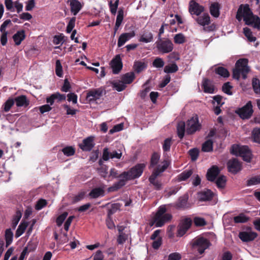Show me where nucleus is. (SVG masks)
<instances>
[{
    "instance_id": "nucleus-25",
    "label": "nucleus",
    "mask_w": 260,
    "mask_h": 260,
    "mask_svg": "<svg viewBox=\"0 0 260 260\" xmlns=\"http://www.w3.org/2000/svg\"><path fill=\"white\" fill-rule=\"evenodd\" d=\"M25 38V34L24 30L17 31L13 36V39L16 45H20L22 41Z\"/></svg>"
},
{
    "instance_id": "nucleus-49",
    "label": "nucleus",
    "mask_w": 260,
    "mask_h": 260,
    "mask_svg": "<svg viewBox=\"0 0 260 260\" xmlns=\"http://www.w3.org/2000/svg\"><path fill=\"white\" fill-rule=\"evenodd\" d=\"M188 154L190 156L191 160L195 161L198 158L199 150L198 148H194L189 150Z\"/></svg>"
},
{
    "instance_id": "nucleus-60",
    "label": "nucleus",
    "mask_w": 260,
    "mask_h": 260,
    "mask_svg": "<svg viewBox=\"0 0 260 260\" xmlns=\"http://www.w3.org/2000/svg\"><path fill=\"white\" fill-rule=\"evenodd\" d=\"M55 73L57 76L61 77L62 75V66L59 60H57L55 63Z\"/></svg>"
},
{
    "instance_id": "nucleus-1",
    "label": "nucleus",
    "mask_w": 260,
    "mask_h": 260,
    "mask_svg": "<svg viewBox=\"0 0 260 260\" xmlns=\"http://www.w3.org/2000/svg\"><path fill=\"white\" fill-rule=\"evenodd\" d=\"M145 167V164H138L129 171L122 172L121 176L125 177V179H119L118 181L114 183L112 186L108 188V192L116 191L124 186L127 181L139 178L141 176Z\"/></svg>"
},
{
    "instance_id": "nucleus-4",
    "label": "nucleus",
    "mask_w": 260,
    "mask_h": 260,
    "mask_svg": "<svg viewBox=\"0 0 260 260\" xmlns=\"http://www.w3.org/2000/svg\"><path fill=\"white\" fill-rule=\"evenodd\" d=\"M167 208L166 205L159 206L153 217L157 221L156 227H161L166 222L170 221L172 218V215L170 213H166Z\"/></svg>"
},
{
    "instance_id": "nucleus-64",
    "label": "nucleus",
    "mask_w": 260,
    "mask_h": 260,
    "mask_svg": "<svg viewBox=\"0 0 260 260\" xmlns=\"http://www.w3.org/2000/svg\"><path fill=\"white\" fill-rule=\"evenodd\" d=\"M148 82H145V83L143 85V87H144V89L141 91L140 93V96L141 99H144L146 97L147 93L149 92L150 90V87L149 86H147V83Z\"/></svg>"
},
{
    "instance_id": "nucleus-19",
    "label": "nucleus",
    "mask_w": 260,
    "mask_h": 260,
    "mask_svg": "<svg viewBox=\"0 0 260 260\" xmlns=\"http://www.w3.org/2000/svg\"><path fill=\"white\" fill-rule=\"evenodd\" d=\"M242 157L244 161L250 162L252 158V154L251 150L248 146H242V149L239 155Z\"/></svg>"
},
{
    "instance_id": "nucleus-28",
    "label": "nucleus",
    "mask_w": 260,
    "mask_h": 260,
    "mask_svg": "<svg viewBox=\"0 0 260 260\" xmlns=\"http://www.w3.org/2000/svg\"><path fill=\"white\" fill-rule=\"evenodd\" d=\"M213 192L210 189H207L199 193V197L201 201H209L213 198Z\"/></svg>"
},
{
    "instance_id": "nucleus-15",
    "label": "nucleus",
    "mask_w": 260,
    "mask_h": 260,
    "mask_svg": "<svg viewBox=\"0 0 260 260\" xmlns=\"http://www.w3.org/2000/svg\"><path fill=\"white\" fill-rule=\"evenodd\" d=\"M94 137L89 136L84 139L82 143L79 144V148L84 151H90L94 147Z\"/></svg>"
},
{
    "instance_id": "nucleus-32",
    "label": "nucleus",
    "mask_w": 260,
    "mask_h": 260,
    "mask_svg": "<svg viewBox=\"0 0 260 260\" xmlns=\"http://www.w3.org/2000/svg\"><path fill=\"white\" fill-rule=\"evenodd\" d=\"M14 234L11 229H7L5 231V239L6 241V247H8L12 243Z\"/></svg>"
},
{
    "instance_id": "nucleus-6",
    "label": "nucleus",
    "mask_w": 260,
    "mask_h": 260,
    "mask_svg": "<svg viewBox=\"0 0 260 260\" xmlns=\"http://www.w3.org/2000/svg\"><path fill=\"white\" fill-rule=\"evenodd\" d=\"M155 44L158 51L162 54L170 53L174 48L173 43L168 39H158Z\"/></svg>"
},
{
    "instance_id": "nucleus-52",
    "label": "nucleus",
    "mask_w": 260,
    "mask_h": 260,
    "mask_svg": "<svg viewBox=\"0 0 260 260\" xmlns=\"http://www.w3.org/2000/svg\"><path fill=\"white\" fill-rule=\"evenodd\" d=\"M135 77L134 72H129L125 74L122 77L121 81H133ZM118 81H120L118 80Z\"/></svg>"
},
{
    "instance_id": "nucleus-5",
    "label": "nucleus",
    "mask_w": 260,
    "mask_h": 260,
    "mask_svg": "<svg viewBox=\"0 0 260 260\" xmlns=\"http://www.w3.org/2000/svg\"><path fill=\"white\" fill-rule=\"evenodd\" d=\"M191 245L192 248L196 249L201 254L204 252L206 249L210 247L211 243L207 239L203 237H200L193 239Z\"/></svg>"
},
{
    "instance_id": "nucleus-33",
    "label": "nucleus",
    "mask_w": 260,
    "mask_h": 260,
    "mask_svg": "<svg viewBox=\"0 0 260 260\" xmlns=\"http://www.w3.org/2000/svg\"><path fill=\"white\" fill-rule=\"evenodd\" d=\"M216 183L217 187L219 189H223L225 187L226 178V177L223 175H220L215 179L214 182Z\"/></svg>"
},
{
    "instance_id": "nucleus-57",
    "label": "nucleus",
    "mask_w": 260,
    "mask_h": 260,
    "mask_svg": "<svg viewBox=\"0 0 260 260\" xmlns=\"http://www.w3.org/2000/svg\"><path fill=\"white\" fill-rule=\"evenodd\" d=\"M148 180L150 184L154 186L155 189L159 190L162 188V183L160 181L156 180V179L153 180L151 178H149Z\"/></svg>"
},
{
    "instance_id": "nucleus-21",
    "label": "nucleus",
    "mask_w": 260,
    "mask_h": 260,
    "mask_svg": "<svg viewBox=\"0 0 260 260\" xmlns=\"http://www.w3.org/2000/svg\"><path fill=\"white\" fill-rule=\"evenodd\" d=\"M135 36V32L134 31H132L131 32H126L122 34L118 39L117 45L119 47L123 46L126 42L128 41L131 38H133Z\"/></svg>"
},
{
    "instance_id": "nucleus-26",
    "label": "nucleus",
    "mask_w": 260,
    "mask_h": 260,
    "mask_svg": "<svg viewBox=\"0 0 260 260\" xmlns=\"http://www.w3.org/2000/svg\"><path fill=\"white\" fill-rule=\"evenodd\" d=\"M220 5L218 3H213L210 6V13L213 17L217 18L220 15Z\"/></svg>"
},
{
    "instance_id": "nucleus-45",
    "label": "nucleus",
    "mask_w": 260,
    "mask_h": 260,
    "mask_svg": "<svg viewBox=\"0 0 260 260\" xmlns=\"http://www.w3.org/2000/svg\"><path fill=\"white\" fill-rule=\"evenodd\" d=\"M178 66L176 63H172L166 66L164 68V72L167 73H173L177 71Z\"/></svg>"
},
{
    "instance_id": "nucleus-44",
    "label": "nucleus",
    "mask_w": 260,
    "mask_h": 260,
    "mask_svg": "<svg viewBox=\"0 0 260 260\" xmlns=\"http://www.w3.org/2000/svg\"><path fill=\"white\" fill-rule=\"evenodd\" d=\"M243 33L249 42H253L255 41L256 38L253 36L252 33L250 28L248 27L244 28Z\"/></svg>"
},
{
    "instance_id": "nucleus-42",
    "label": "nucleus",
    "mask_w": 260,
    "mask_h": 260,
    "mask_svg": "<svg viewBox=\"0 0 260 260\" xmlns=\"http://www.w3.org/2000/svg\"><path fill=\"white\" fill-rule=\"evenodd\" d=\"M160 158L159 154L157 152H154L151 155V159H150V164L149 168L150 169L151 168L154 167L156 166Z\"/></svg>"
},
{
    "instance_id": "nucleus-13",
    "label": "nucleus",
    "mask_w": 260,
    "mask_h": 260,
    "mask_svg": "<svg viewBox=\"0 0 260 260\" xmlns=\"http://www.w3.org/2000/svg\"><path fill=\"white\" fill-rule=\"evenodd\" d=\"M106 185L101 183L100 186L93 188L89 193V196L92 199H96L99 197H104L105 195V188Z\"/></svg>"
},
{
    "instance_id": "nucleus-3",
    "label": "nucleus",
    "mask_w": 260,
    "mask_h": 260,
    "mask_svg": "<svg viewBox=\"0 0 260 260\" xmlns=\"http://www.w3.org/2000/svg\"><path fill=\"white\" fill-rule=\"evenodd\" d=\"M242 17L246 25H252L254 28L260 30V18L257 15H253L247 4L244 6L243 10L241 6L238 10L236 19L240 21Z\"/></svg>"
},
{
    "instance_id": "nucleus-59",
    "label": "nucleus",
    "mask_w": 260,
    "mask_h": 260,
    "mask_svg": "<svg viewBox=\"0 0 260 260\" xmlns=\"http://www.w3.org/2000/svg\"><path fill=\"white\" fill-rule=\"evenodd\" d=\"M75 17H72L70 19L67 26L66 31L67 33H71L73 31V29L75 27Z\"/></svg>"
},
{
    "instance_id": "nucleus-8",
    "label": "nucleus",
    "mask_w": 260,
    "mask_h": 260,
    "mask_svg": "<svg viewBox=\"0 0 260 260\" xmlns=\"http://www.w3.org/2000/svg\"><path fill=\"white\" fill-rule=\"evenodd\" d=\"M253 113L251 101H248L245 105L236 111V113L242 119H249Z\"/></svg>"
},
{
    "instance_id": "nucleus-30",
    "label": "nucleus",
    "mask_w": 260,
    "mask_h": 260,
    "mask_svg": "<svg viewBox=\"0 0 260 260\" xmlns=\"http://www.w3.org/2000/svg\"><path fill=\"white\" fill-rule=\"evenodd\" d=\"M185 123L184 121H181L179 122L177 126V135L178 137L182 139L184 136V133L186 127Z\"/></svg>"
},
{
    "instance_id": "nucleus-10",
    "label": "nucleus",
    "mask_w": 260,
    "mask_h": 260,
    "mask_svg": "<svg viewBox=\"0 0 260 260\" xmlns=\"http://www.w3.org/2000/svg\"><path fill=\"white\" fill-rule=\"evenodd\" d=\"M192 224V220L190 218L186 217L182 220L181 223L178 226L177 236H183L190 228Z\"/></svg>"
},
{
    "instance_id": "nucleus-35",
    "label": "nucleus",
    "mask_w": 260,
    "mask_h": 260,
    "mask_svg": "<svg viewBox=\"0 0 260 260\" xmlns=\"http://www.w3.org/2000/svg\"><path fill=\"white\" fill-rule=\"evenodd\" d=\"M193 174L192 170H185L177 176L178 181H186Z\"/></svg>"
},
{
    "instance_id": "nucleus-29",
    "label": "nucleus",
    "mask_w": 260,
    "mask_h": 260,
    "mask_svg": "<svg viewBox=\"0 0 260 260\" xmlns=\"http://www.w3.org/2000/svg\"><path fill=\"white\" fill-rule=\"evenodd\" d=\"M152 34L149 31H144L139 39V41L148 43L153 41Z\"/></svg>"
},
{
    "instance_id": "nucleus-24",
    "label": "nucleus",
    "mask_w": 260,
    "mask_h": 260,
    "mask_svg": "<svg viewBox=\"0 0 260 260\" xmlns=\"http://www.w3.org/2000/svg\"><path fill=\"white\" fill-rule=\"evenodd\" d=\"M15 102L17 107H27L29 104V101L27 99L25 95H21L15 98Z\"/></svg>"
},
{
    "instance_id": "nucleus-34",
    "label": "nucleus",
    "mask_w": 260,
    "mask_h": 260,
    "mask_svg": "<svg viewBox=\"0 0 260 260\" xmlns=\"http://www.w3.org/2000/svg\"><path fill=\"white\" fill-rule=\"evenodd\" d=\"M28 223L26 221H22L20 223L15 233L16 238L19 237L24 233L26 228L28 226Z\"/></svg>"
},
{
    "instance_id": "nucleus-54",
    "label": "nucleus",
    "mask_w": 260,
    "mask_h": 260,
    "mask_svg": "<svg viewBox=\"0 0 260 260\" xmlns=\"http://www.w3.org/2000/svg\"><path fill=\"white\" fill-rule=\"evenodd\" d=\"M230 82H225L222 87V90L225 93L231 95L233 94V92L231 91L233 86L230 85Z\"/></svg>"
},
{
    "instance_id": "nucleus-31",
    "label": "nucleus",
    "mask_w": 260,
    "mask_h": 260,
    "mask_svg": "<svg viewBox=\"0 0 260 260\" xmlns=\"http://www.w3.org/2000/svg\"><path fill=\"white\" fill-rule=\"evenodd\" d=\"M147 67V64L144 62L142 61H136L134 62L133 68L136 73H139L146 69Z\"/></svg>"
},
{
    "instance_id": "nucleus-58",
    "label": "nucleus",
    "mask_w": 260,
    "mask_h": 260,
    "mask_svg": "<svg viewBox=\"0 0 260 260\" xmlns=\"http://www.w3.org/2000/svg\"><path fill=\"white\" fill-rule=\"evenodd\" d=\"M124 12L122 9H120L118 11V14L116 17V23L117 26L120 25L123 19Z\"/></svg>"
},
{
    "instance_id": "nucleus-53",
    "label": "nucleus",
    "mask_w": 260,
    "mask_h": 260,
    "mask_svg": "<svg viewBox=\"0 0 260 260\" xmlns=\"http://www.w3.org/2000/svg\"><path fill=\"white\" fill-rule=\"evenodd\" d=\"M242 149V146H240L237 144H233L231 147L230 152L234 155L239 156Z\"/></svg>"
},
{
    "instance_id": "nucleus-47",
    "label": "nucleus",
    "mask_w": 260,
    "mask_h": 260,
    "mask_svg": "<svg viewBox=\"0 0 260 260\" xmlns=\"http://www.w3.org/2000/svg\"><path fill=\"white\" fill-rule=\"evenodd\" d=\"M15 103L14 99L9 98L4 104V111L6 112H8L14 105Z\"/></svg>"
},
{
    "instance_id": "nucleus-63",
    "label": "nucleus",
    "mask_w": 260,
    "mask_h": 260,
    "mask_svg": "<svg viewBox=\"0 0 260 260\" xmlns=\"http://www.w3.org/2000/svg\"><path fill=\"white\" fill-rule=\"evenodd\" d=\"M47 202L46 200L41 199L38 200L35 206L37 210H40L47 205Z\"/></svg>"
},
{
    "instance_id": "nucleus-40",
    "label": "nucleus",
    "mask_w": 260,
    "mask_h": 260,
    "mask_svg": "<svg viewBox=\"0 0 260 260\" xmlns=\"http://www.w3.org/2000/svg\"><path fill=\"white\" fill-rule=\"evenodd\" d=\"M22 216V214L19 210H17L16 212V214L14 216L12 223L11 226L13 229H15L18 224L21 217Z\"/></svg>"
},
{
    "instance_id": "nucleus-46",
    "label": "nucleus",
    "mask_w": 260,
    "mask_h": 260,
    "mask_svg": "<svg viewBox=\"0 0 260 260\" xmlns=\"http://www.w3.org/2000/svg\"><path fill=\"white\" fill-rule=\"evenodd\" d=\"M252 137L254 142L260 144V128H254L253 129Z\"/></svg>"
},
{
    "instance_id": "nucleus-38",
    "label": "nucleus",
    "mask_w": 260,
    "mask_h": 260,
    "mask_svg": "<svg viewBox=\"0 0 260 260\" xmlns=\"http://www.w3.org/2000/svg\"><path fill=\"white\" fill-rule=\"evenodd\" d=\"M121 205L120 203H114L112 204L111 206V208L108 210V218L111 219V216L114 214L117 210H120Z\"/></svg>"
},
{
    "instance_id": "nucleus-51",
    "label": "nucleus",
    "mask_w": 260,
    "mask_h": 260,
    "mask_svg": "<svg viewBox=\"0 0 260 260\" xmlns=\"http://www.w3.org/2000/svg\"><path fill=\"white\" fill-rule=\"evenodd\" d=\"M172 145V138H168L164 140L162 149L165 152H168L170 150V148Z\"/></svg>"
},
{
    "instance_id": "nucleus-37",
    "label": "nucleus",
    "mask_w": 260,
    "mask_h": 260,
    "mask_svg": "<svg viewBox=\"0 0 260 260\" xmlns=\"http://www.w3.org/2000/svg\"><path fill=\"white\" fill-rule=\"evenodd\" d=\"M249 219L250 218L249 217L242 213L239 214L238 216H235L233 218V220L236 223H246L249 220Z\"/></svg>"
},
{
    "instance_id": "nucleus-22",
    "label": "nucleus",
    "mask_w": 260,
    "mask_h": 260,
    "mask_svg": "<svg viewBox=\"0 0 260 260\" xmlns=\"http://www.w3.org/2000/svg\"><path fill=\"white\" fill-rule=\"evenodd\" d=\"M188 200V195L187 193H185L179 198L174 207L177 209H184L186 207Z\"/></svg>"
},
{
    "instance_id": "nucleus-56",
    "label": "nucleus",
    "mask_w": 260,
    "mask_h": 260,
    "mask_svg": "<svg viewBox=\"0 0 260 260\" xmlns=\"http://www.w3.org/2000/svg\"><path fill=\"white\" fill-rule=\"evenodd\" d=\"M68 215V213L67 212H64L63 213L59 215L56 220V222L57 225L58 226H60L62 224L63 222L65 220V219L67 218V216Z\"/></svg>"
},
{
    "instance_id": "nucleus-23",
    "label": "nucleus",
    "mask_w": 260,
    "mask_h": 260,
    "mask_svg": "<svg viewBox=\"0 0 260 260\" xmlns=\"http://www.w3.org/2000/svg\"><path fill=\"white\" fill-rule=\"evenodd\" d=\"M70 2L71 12L76 15L82 9V5L78 0H71Z\"/></svg>"
},
{
    "instance_id": "nucleus-12",
    "label": "nucleus",
    "mask_w": 260,
    "mask_h": 260,
    "mask_svg": "<svg viewBox=\"0 0 260 260\" xmlns=\"http://www.w3.org/2000/svg\"><path fill=\"white\" fill-rule=\"evenodd\" d=\"M227 167L229 172L233 174H236L242 169L241 162L237 158L230 159L227 162Z\"/></svg>"
},
{
    "instance_id": "nucleus-62",
    "label": "nucleus",
    "mask_w": 260,
    "mask_h": 260,
    "mask_svg": "<svg viewBox=\"0 0 260 260\" xmlns=\"http://www.w3.org/2000/svg\"><path fill=\"white\" fill-rule=\"evenodd\" d=\"M152 64L153 67L160 68L164 67L165 62L162 58L157 57L153 60Z\"/></svg>"
},
{
    "instance_id": "nucleus-9",
    "label": "nucleus",
    "mask_w": 260,
    "mask_h": 260,
    "mask_svg": "<svg viewBox=\"0 0 260 260\" xmlns=\"http://www.w3.org/2000/svg\"><path fill=\"white\" fill-rule=\"evenodd\" d=\"M186 132L188 135H191L200 129L201 125L199 122L197 116L193 117L186 122Z\"/></svg>"
},
{
    "instance_id": "nucleus-18",
    "label": "nucleus",
    "mask_w": 260,
    "mask_h": 260,
    "mask_svg": "<svg viewBox=\"0 0 260 260\" xmlns=\"http://www.w3.org/2000/svg\"><path fill=\"white\" fill-rule=\"evenodd\" d=\"M220 170L217 166H212L208 170L206 173V178L207 180L212 182H214L220 174Z\"/></svg>"
},
{
    "instance_id": "nucleus-14",
    "label": "nucleus",
    "mask_w": 260,
    "mask_h": 260,
    "mask_svg": "<svg viewBox=\"0 0 260 260\" xmlns=\"http://www.w3.org/2000/svg\"><path fill=\"white\" fill-rule=\"evenodd\" d=\"M188 10L191 15L199 16L204 11V7L194 0H191L189 3Z\"/></svg>"
},
{
    "instance_id": "nucleus-50",
    "label": "nucleus",
    "mask_w": 260,
    "mask_h": 260,
    "mask_svg": "<svg viewBox=\"0 0 260 260\" xmlns=\"http://www.w3.org/2000/svg\"><path fill=\"white\" fill-rule=\"evenodd\" d=\"M62 152L65 155L70 156L75 154V150L72 146H67L62 149Z\"/></svg>"
},
{
    "instance_id": "nucleus-11",
    "label": "nucleus",
    "mask_w": 260,
    "mask_h": 260,
    "mask_svg": "<svg viewBox=\"0 0 260 260\" xmlns=\"http://www.w3.org/2000/svg\"><path fill=\"white\" fill-rule=\"evenodd\" d=\"M122 152L120 150L110 152L109 149L106 147L103 149L102 158L104 161H108L110 158L120 159L122 156Z\"/></svg>"
},
{
    "instance_id": "nucleus-41",
    "label": "nucleus",
    "mask_w": 260,
    "mask_h": 260,
    "mask_svg": "<svg viewBox=\"0 0 260 260\" xmlns=\"http://www.w3.org/2000/svg\"><path fill=\"white\" fill-rule=\"evenodd\" d=\"M174 41L175 44H182L186 41L185 36L182 33L176 34L174 37Z\"/></svg>"
},
{
    "instance_id": "nucleus-61",
    "label": "nucleus",
    "mask_w": 260,
    "mask_h": 260,
    "mask_svg": "<svg viewBox=\"0 0 260 260\" xmlns=\"http://www.w3.org/2000/svg\"><path fill=\"white\" fill-rule=\"evenodd\" d=\"M37 247V244L36 243L32 242V241H29L27 244V246L24 247V249H26V251L29 253L30 252L34 251Z\"/></svg>"
},
{
    "instance_id": "nucleus-36",
    "label": "nucleus",
    "mask_w": 260,
    "mask_h": 260,
    "mask_svg": "<svg viewBox=\"0 0 260 260\" xmlns=\"http://www.w3.org/2000/svg\"><path fill=\"white\" fill-rule=\"evenodd\" d=\"M212 140L209 139L203 143L202 146V151L203 152H212L213 151Z\"/></svg>"
},
{
    "instance_id": "nucleus-55",
    "label": "nucleus",
    "mask_w": 260,
    "mask_h": 260,
    "mask_svg": "<svg viewBox=\"0 0 260 260\" xmlns=\"http://www.w3.org/2000/svg\"><path fill=\"white\" fill-rule=\"evenodd\" d=\"M194 223L196 226H203L207 224V222L204 218L196 217L193 219Z\"/></svg>"
},
{
    "instance_id": "nucleus-39",
    "label": "nucleus",
    "mask_w": 260,
    "mask_h": 260,
    "mask_svg": "<svg viewBox=\"0 0 260 260\" xmlns=\"http://www.w3.org/2000/svg\"><path fill=\"white\" fill-rule=\"evenodd\" d=\"M114 89L118 91L123 90L126 87V84H130L132 82H111Z\"/></svg>"
},
{
    "instance_id": "nucleus-17",
    "label": "nucleus",
    "mask_w": 260,
    "mask_h": 260,
    "mask_svg": "<svg viewBox=\"0 0 260 260\" xmlns=\"http://www.w3.org/2000/svg\"><path fill=\"white\" fill-rule=\"evenodd\" d=\"M213 72L215 75L218 76L219 78L221 79L226 80L231 76V73L228 69L222 66L215 65Z\"/></svg>"
},
{
    "instance_id": "nucleus-16",
    "label": "nucleus",
    "mask_w": 260,
    "mask_h": 260,
    "mask_svg": "<svg viewBox=\"0 0 260 260\" xmlns=\"http://www.w3.org/2000/svg\"><path fill=\"white\" fill-rule=\"evenodd\" d=\"M112 69L113 73L117 74L122 70V62L120 55L118 54L113 58L110 63Z\"/></svg>"
},
{
    "instance_id": "nucleus-20",
    "label": "nucleus",
    "mask_w": 260,
    "mask_h": 260,
    "mask_svg": "<svg viewBox=\"0 0 260 260\" xmlns=\"http://www.w3.org/2000/svg\"><path fill=\"white\" fill-rule=\"evenodd\" d=\"M257 235L255 232H241L239 234V238L243 241L248 242L254 240Z\"/></svg>"
},
{
    "instance_id": "nucleus-48",
    "label": "nucleus",
    "mask_w": 260,
    "mask_h": 260,
    "mask_svg": "<svg viewBox=\"0 0 260 260\" xmlns=\"http://www.w3.org/2000/svg\"><path fill=\"white\" fill-rule=\"evenodd\" d=\"M260 184V175L251 177L247 181V186H251Z\"/></svg>"
},
{
    "instance_id": "nucleus-2",
    "label": "nucleus",
    "mask_w": 260,
    "mask_h": 260,
    "mask_svg": "<svg viewBox=\"0 0 260 260\" xmlns=\"http://www.w3.org/2000/svg\"><path fill=\"white\" fill-rule=\"evenodd\" d=\"M248 59L242 58L238 59L232 70V78L237 81L246 80L248 79L251 72L248 66Z\"/></svg>"
},
{
    "instance_id": "nucleus-43",
    "label": "nucleus",
    "mask_w": 260,
    "mask_h": 260,
    "mask_svg": "<svg viewBox=\"0 0 260 260\" xmlns=\"http://www.w3.org/2000/svg\"><path fill=\"white\" fill-rule=\"evenodd\" d=\"M202 87L205 93H212L214 91V87L210 82H203Z\"/></svg>"
},
{
    "instance_id": "nucleus-7",
    "label": "nucleus",
    "mask_w": 260,
    "mask_h": 260,
    "mask_svg": "<svg viewBox=\"0 0 260 260\" xmlns=\"http://www.w3.org/2000/svg\"><path fill=\"white\" fill-rule=\"evenodd\" d=\"M106 93V91L104 87L92 89L87 92L86 99L89 103H92L105 95Z\"/></svg>"
},
{
    "instance_id": "nucleus-27",
    "label": "nucleus",
    "mask_w": 260,
    "mask_h": 260,
    "mask_svg": "<svg viewBox=\"0 0 260 260\" xmlns=\"http://www.w3.org/2000/svg\"><path fill=\"white\" fill-rule=\"evenodd\" d=\"M196 21L198 23L202 26L209 25L210 23V17L208 13H204L202 15L199 16Z\"/></svg>"
}]
</instances>
